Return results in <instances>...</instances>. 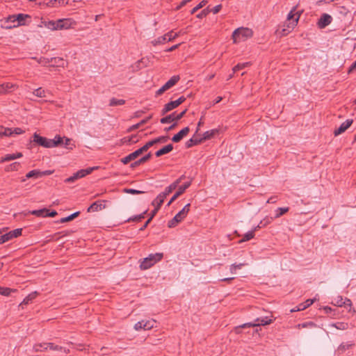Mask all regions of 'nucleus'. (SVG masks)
Listing matches in <instances>:
<instances>
[{"label":"nucleus","instance_id":"obj_62","mask_svg":"<svg viewBox=\"0 0 356 356\" xmlns=\"http://www.w3.org/2000/svg\"><path fill=\"white\" fill-rule=\"evenodd\" d=\"M345 304H346V302L343 301V299L342 298V297H341V296L338 297V300L337 301V305L339 307H341Z\"/></svg>","mask_w":356,"mask_h":356},{"label":"nucleus","instance_id":"obj_57","mask_svg":"<svg viewBox=\"0 0 356 356\" xmlns=\"http://www.w3.org/2000/svg\"><path fill=\"white\" fill-rule=\"evenodd\" d=\"M22 229L18 228L11 231L13 238H17L22 234Z\"/></svg>","mask_w":356,"mask_h":356},{"label":"nucleus","instance_id":"obj_19","mask_svg":"<svg viewBox=\"0 0 356 356\" xmlns=\"http://www.w3.org/2000/svg\"><path fill=\"white\" fill-rule=\"evenodd\" d=\"M104 201H96L93 202L88 209V212H95L105 209L106 206L103 204Z\"/></svg>","mask_w":356,"mask_h":356},{"label":"nucleus","instance_id":"obj_4","mask_svg":"<svg viewBox=\"0 0 356 356\" xmlns=\"http://www.w3.org/2000/svg\"><path fill=\"white\" fill-rule=\"evenodd\" d=\"M163 257V253L150 254L140 262V268L142 270H147L153 266L156 263L160 261Z\"/></svg>","mask_w":356,"mask_h":356},{"label":"nucleus","instance_id":"obj_38","mask_svg":"<svg viewBox=\"0 0 356 356\" xmlns=\"http://www.w3.org/2000/svg\"><path fill=\"white\" fill-rule=\"evenodd\" d=\"M300 18V14H298V13H294L293 10H291L290 13L287 15V18L286 21L289 22H292V21L297 19V23L298 22Z\"/></svg>","mask_w":356,"mask_h":356},{"label":"nucleus","instance_id":"obj_42","mask_svg":"<svg viewBox=\"0 0 356 356\" xmlns=\"http://www.w3.org/2000/svg\"><path fill=\"white\" fill-rule=\"evenodd\" d=\"M20 167V163L19 162H14L8 165H7L5 170L8 172L9 171H17L19 170Z\"/></svg>","mask_w":356,"mask_h":356},{"label":"nucleus","instance_id":"obj_43","mask_svg":"<svg viewBox=\"0 0 356 356\" xmlns=\"http://www.w3.org/2000/svg\"><path fill=\"white\" fill-rule=\"evenodd\" d=\"M147 211H145L143 213L139 214V215H136V216H134L133 217H131L129 218H128L127 220V222H130V221H137V222H139V221H141L142 219H143L145 218V215L147 213Z\"/></svg>","mask_w":356,"mask_h":356},{"label":"nucleus","instance_id":"obj_50","mask_svg":"<svg viewBox=\"0 0 356 356\" xmlns=\"http://www.w3.org/2000/svg\"><path fill=\"white\" fill-rule=\"evenodd\" d=\"M316 325L313 322H305L302 323H300L297 325V327L300 328H312L315 327Z\"/></svg>","mask_w":356,"mask_h":356},{"label":"nucleus","instance_id":"obj_3","mask_svg":"<svg viewBox=\"0 0 356 356\" xmlns=\"http://www.w3.org/2000/svg\"><path fill=\"white\" fill-rule=\"evenodd\" d=\"M272 322L273 320L268 316L260 317L256 318L254 323H246L236 327L234 328V331L236 334H240L241 328L256 327L259 325H266L270 324Z\"/></svg>","mask_w":356,"mask_h":356},{"label":"nucleus","instance_id":"obj_64","mask_svg":"<svg viewBox=\"0 0 356 356\" xmlns=\"http://www.w3.org/2000/svg\"><path fill=\"white\" fill-rule=\"evenodd\" d=\"M356 70V60L350 65L348 72L350 74Z\"/></svg>","mask_w":356,"mask_h":356},{"label":"nucleus","instance_id":"obj_25","mask_svg":"<svg viewBox=\"0 0 356 356\" xmlns=\"http://www.w3.org/2000/svg\"><path fill=\"white\" fill-rule=\"evenodd\" d=\"M173 149V145L172 144H168L161 149H159L155 152V156L156 157H160L163 154H168Z\"/></svg>","mask_w":356,"mask_h":356},{"label":"nucleus","instance_id":"obj_33","mask_svg":"<svg viewBox=\"0 0 356 356\" xmlns=\"http://www.w3.org/2000/svg\"><path fill=\"white\" fill-rule=\"evenodd\" d=\"M49 209L46 208H43L38 210H33L30 211L29 213L38 216V217H45L46 212H48Z\"/></svg>","mask_w":356,"mask_h":356},{"label":"nucleus","instance_id":"obj_40","mask_svg":"<svg viewBox=\"0 0 356 356\" xmlns=\"http://www.w3.org/2000/svg\"><path fill=\"white\" fill-rule=\"evenodd\" d=\"M26 177L27 179H30V178H39V177H41V175H40V170H33L30 172H29L26 175Z\"/></svg>","mask_w":356,"mask_h":356},{"label":"nucleus","instance_id":"obj_27","mask_svg":"<svg viewBox=\"0 0 356 356\" xmlns=\"http://www.w3.org/2000/svg\"><path fill=\"white\" fill-rule=\"evenodd\" d=\"M152 115H150L149 116L147 117L145 119H143L140 122L136 124H134L132 126H131L128 129H127V132H131L132 131H134L137 129H138L139 127H140L142 125L145 124V123H147L151 118H152Z\"/></svg>","mask_w":356,"mask_h":356},{"label":"nucleus","instance_id":"obj_36","mask_svg":"<svg viewBox=\"0 0 356 356\" xmlns=\"http://www.w3.org/2000/svg\"><path fill=\"white\" fill-rule=\"evenodd\" d=\"M37 295L38 293L36 291L31 293L24 299L21 305L29 304L33 299L36 298Z\"/></svg>","mask_w":356,"mask_h":356},{"label":"nucleus","instance_id":"obj_45","mask_svg":"<svg viewBox=\"0 0 356 356\" xmlns=\"http://www.w3.org/2000/svg\"><path fill=\"white\" fill-rule=\"evenodd\" d=\"M245 264L240 263V264H233L229 266L230 273L232 274H235L236 273V270L241 269L243 266H244Z\"/></svg>","mask_w":356,"mask_h":356},{"label":"nucleus","instance_id":"obj_17","mask_svg":"<svg viewBox=\"0 0 356 356\" xmlns=\"http://www.w3.org/2000/svg\"><path fill=\"white\" fill-rule=\"evenodd\" d=\"M190 131L189 127H186L182 129L180 131H179L177 134H175L172 138V140L174 143H179L181 141L185 136L188 135Z\"/></svg>","mask_w":356,"mask_h":356},{"label":"nucleus","instance_id":"obj_18","mask_svg":"<svg viewBox=\"0 0 356 356\" xmlns=\"http://www.w3.org/2000/svg\"><path fill=\"white\" fill-rule=\"evenodd\" d=\"M184 178V176L180 177L179 179H177L176 181H175L173 183H172L170 186L165 188V191L161 194L165 195V197H167L170 193H171L175 189L177 188V187L180 184L181 179Z\"/></svg>","mask_w":356,"mask_h":356},{"label":"nucleus","instance_id":"obj_15","mask_svg":"<svg viewBox=\"0 0 356 356\" xmlns=\"http://www.w3.org/2000/svg\"><path fill=\"white\" fill-rule=\"evenodd\" d=\"M31 19V16L26 14H18L15 15H12L9 17V19L13 22L15 21L17 22V26L24 25L26 24V19Z\"/></svg>","mask_w":356,"mask_h":356},{"label":"nucleus","instance_id":"obj_56","mask_svg":"<svg viewBox=\"0 0 356 356\" xmlns=\"http://www.w3.org/2000/svg\"><path fill=\"white\" fill-rule=\"evenodd\" d=\"M124 192L127 193H129V194H133V195H138V194H142V193H145L144 191H138V190H136V189H133V188H124Z\"/></svg>","mask_w":356,"mask_h":356},{"label":"nucleus","instance_id":"obj_51","mask_svg":"<svg viewBox=\"0 0 356 356\" xmlns=\"http://www.w3.org/2000/svg\"><path fill=\"white\" fill-rule=\"evenodd\" d=\"M289 207H280L276 210V214L275 218H279L281 216L284 215L289 211Z\"/></svg>","mask_w":356,"mask_h":356},{"label":"nucleus","instance_id":"obj_41","mask_svg":"<svg viewBox=\"0 0 356 356\" xmlns=\"http://www.w3.org/2000/svg\"><path fill=\"white\" fill-rule=\"evenodd\" d=\"M254 236V230H251V231L247 232L244 235L243 238L238 241V243H241L243 242L248 241L253 238Z\"/></svg>","mask_w":356,"mask_h":356},{"label":"nucleus","instance_id":"obj_9","mask_svg":"<svg viewBox=\"0 0 356 356\" xmlns=\"http://www.w3.org/2000/svg\"><path fill=\"white\" fill-rule=\"evenodd\" d=\"M97 167H92L88 168L87 169H82L79 171H77L76 173H74L72 176L67 178L65 180V183H73L78 179L84 177L85 176L90 174L95 169H97Z\"/></svg>","mask_w":356,"mask_h":356},{"label":"nucleus","instance_id":"obj_16","mask_svg":"<svg viewBox=\"0 0 356 356\" xmlns=\"http://www.w3.org/2000/svg\"><path fill=\"white\" fill-rule=\"evenodd\" d=\"M353 120L348 119L343 122L338 129H336L334 131L335 136H339L345 132L353 124Z\"/></svg>","mask_w":356,"mask_h":356},{"label":"nucleus","instance_id":"obj_8","mask_svg":"<svg viewBox=\"0 0 356 356\" xmlns=\"http://www.w3.org/2000/svg\"><path fill=\"white\" fill-rule=\"evenodd\" d=\"M180 34H181V32L175 33L173 34V31H171L167 33L166 34H165L164 35L160 36V37L157 38L156 39L152 40L151 42V43L154 46H156V45L160 44H164L167 41L170 42V41L174 40L175 38L179 37L180 35Z\"/></svg>","mask_w":356,"mask_h":356},{"label":"nucleus","instance_id":"obj_11","mask_svg":"<svg viewBox=\"0 0 356 356\" xmlns=\"http://www.w3.org/2000/svg\"><path fill=\"white\" fill-rule=\"evenodd\" d=\"M186 100V98L184 96L180 97L179 99H177L175 101H171L166 104L163 108L161 110V115H164L169 111H172V109L178 107L180 104H181L184 101Z\"/></svg>","mask_w":356,"mask_h":356},{"label":"nucleus","instance_id":"obj_32","mask_svg":"<svg viewBox=\"0 0 356 356\" xmlns=\"http://www.w3.org/2000/svg\"><path fill=\"white\" fill-rule=\"evenodd\" d=\"M202 139L201 138H191V139H189L188 140L186 141L185 145H186V148H190L194 145H199L200 143H202Z\"/></svg>","mask_w":356,"mask_h":356},{"label":"nucleus","instance_id":"obj_52","mask_svg":"<svg viewBox=\"0 0 356 356\" xmlns=\"http://www.w3.org/2000/svg\"><path fill=\"white\" fill-rule=\"evenodd\" d=\"M207 0H203L198 5H197L195 7H194L191 11V14H194L198 10H200V8H202L203 6H204L207 3Z\"/></svg>","mask_w":356,"mask_h":356},{"label":"nucleus","instance_id":"obj_22","mask_svg":"<svg viewBox=\"0 0 356 356\" xmlns=\"http://www.w3.org/2000/svg\"><path fill=\"white\" fill-rule=\"evenodd\" d=\"M165 199V195L159 193L157 197L152 201V204L155 207L154 209H157V211L159 210Z\"/></svg>","mask_w":356,"mask_h":356},{"label":"nucleus","instance_id":"obj_23","mask_svg":"<svg viewBox=\"0 0 356 356\" xmlns=\"http://www.w3.org/2000/svg\"><path fill=\"white\" fill-rule=\"evenodd\" d=\"M152 157V154L151 152H149L148 154H147L146 155H145L144 156H143L142 158H140V159H138V161H134V163H132L130 165V167L131 168H135L136 167L147 162V161H149Z\"/></svg>","mask_w":356,"mask_h":356},{"label":"nucleus","instance_id":"obj_61","mask_svg":"<svg viewBox=\"0 0 356 356\" xmlns=\"http://www.w3.org/2000/svg\"><path fill=\"white\" fill-rule=\"evenodd\" d=\"M54 173V170H44V171H40L41 177L43 176L50 175Z\"/></svg>","mask_w":356,"mask_h":356},{"label":"nucleus","instance_id":"obj_10","mask_svg":"<svg viewBox=\"0 0 356 356\" xmlns=\"http://www.w3.org/2000/svg\"><path fill=\"white\" fill-rule=\"evenodd\" d=\"M296 25L297 19L292 21V22L285 21L282 25V28L277 29L276 33L281 37L285 36L291 33Z\"/></svg>","mask_w":356,"mask_h":356},{"label":"nucleus","instance_id":"obj_13","mask_svg":"<svg viewBox=\"0 0 356 356\" xmlns=\"http://www.w3.org/2000/svg\"><path fill=\"white\" fill-rule=\"evenodd\" d=\"M332 17L327 13H323L317 22V26L319 29H324L331 24Z\"/></svg>","mask_w":356,"mask_h":356},{"label":"nucleus","instance_id":"obj_24","mask_svg":"<svg viewBox=\"0 0 356 356\" xmlns=\"http://www.w3.org/2000/svg\"><path fill=\"white\" fill-rule=\"evenodd\" d=\"M22 154L21 152H17L13 154H6L3 157L1 158V162H6L15 160L16 159H19L22 157Z\"/></svg>","mask_w":356,"mask_h":356},{"label":"nucleus","instance_id":"obj_46","mask_svg":"<svg viewBox=\"0 0 356 356\" xmlns=\"http://www.w3.org/2000/svg\"><path fill=\"white\" fill-rule=\"evenodd\" d=\"M353 343H341L337 348V351L339 354L343 353L347 349L352 347Z\"/></svg>","mask_w":356,"mask_h":356},{"label":"nucleus","instance_id":"obj_34","mask_svg":"<svg viewBox=\"0 0 356 356\" xmlns=\"http://www.w3.org/2000/svg\"><path fill=\"white\" fill-rule=\"evenodd\" d=\"M168 136H160L147 142L150 147L158 143H165L168 140Z\"/></svg>","mask_w":356,"mask_h":356},{"label":"nucleus","instance_id":"obj_55","mask_svg":"<svg viewBox=\"0 0 356 356\" xmlns=\"http://www.w3.org/2000/svg\"><path fill=\"white\" fill-rule=\"evenodd\" d=\"M47 344H48V343L35 344L33 346V348L36 352L42 351L43 350H47V348H46V345H47Z\"/></svg>","mask_w":356,"mask_h":356},{"label":"nucleus","instance_id":"obj_6","mask_svg":"<svg viewBox=\"0 0 356 356\" xmlns=\"http://www.w3.org/2000/svg\"><path fill=\"white\" fill-rule=\"evenodd\" d=\"M190 206L191 204L189 203L186 204L184 207V208L179 212H178L172 219H171L168 222V227L169 228L175 227L177 225L179 222H180L183 219H184L190 210Z\"/></svg>","mask_w":356,"mask_h":356},{"label":"nucleus","instance_id":"obj_14","mask_svg":"<svg viewBox=\"0 0 356 356\" xmlns=\"http://www.w3.org/2000/svg\"><path fill=\"white\" fill-rule=\"evenodd\" d=\"M191 182L188 181L180 186L178 188L177 191L173 195L170 201L168 202L167 206H170L178 197H179L181 194H183L185 191L191 186Z\"/></svg>","mask_w":356,"mask_h":356},{"label":"nucleus","instance_id":"obj_58","mask_svg":"<svg viewBox=\"0 0 356 356\" xmlns=\"http://www.w3.org/2000/svg\"><path fill=\"white\" fill-rule=\"evenodd\" d=\"M144 325H145V323H143V320H142L135 324L134 328L136 330H140L141 329H143Z\"/></svg>","mask_w":356,"mask_h":356},{"label":"nucleus","instance_id":"obj_28","mask_svg":"<svg viewBox=\"0 0 356 356\" xmlns=\"http://www.w3.org/2000/svg\"><path fill=\"white\" fill-rule=\"evenodd\" d=\"M218 133V130L216 129L207 131L203 134V136L201 138L202 141L209 140L213 138L216 134Z\"/></svg>","mask_w":356,"mask_h":356},{"label":"nucleus","instance_id":"obj_31","mask_svg":"<svg viewBox=\"0 0 356 356\" xmlns=\"http://www.w3.org/2000/svg\"><path fill=\"white\" fill-rule=\"evenodd\" d=\"M63 138V142L60 145H63L64 147L67 149L72 150L75 147L74 143H73L71 138L67 137H62Z\"/></svg>","mask_w":356,"mask_h":356},{"label":"nucleus","instance_id":"obj_60","mask_svg":"<svg viewBox=\"0 0 356 356\" xmlns=\"http://www.w3.org/2000/svg\"><path fill=\"white\" fill-rule=\"evenodd\" d=\"M222 8V5L219 4L213 7V8L211 10L213 14H217L220 9Z\"/></svg>","mask_w":356,"mask_h":356},{"label":"nucleus","instance_id":"obj_49","mask_svg":"<svg viewBox=\"0 0 356 356\" xmlns=\"http://www.w3.org/2000/svg\"><path fill=\"white\" fill-rule=\"evenodd\" d=\"M143 323H145V325L143 326V330H148L154 327V324L156 323V321L154 320H149V321H144Z\"/></svg>","mask_w":356,"mask_h":356},{"label":"nucleus","instance_id":"obj_53","mask_svg":"<svg viewBox=\"0 0 356 356\" xmlns=\"http://www.w3.org/2000/svg\"><path fill=\"white\" fill-rule=\"evenodd\" d=\"M12 291H14L10 288L0 286V294L3 296H9Z\"/></svg>","mask_w":356,"mask_h":356},{"label":"nucleus","instance_id":"obj_2","mask_svg":"<svg viewBox=\"0 0 356 356\" xmlns=\"http://www.w3.org/2000/svg\"><path fill=\"white\" fill-rule=\"evenodd\" d=\"M75 25L76 22L70 18L60 19L56 21H49L45 24L46 27L52 31L68 29L74 27Z\"/></svg>","mask_w":356,"mask_h":356},{"label":"nucleus","instance_id":"obj_12","mask_svg":"<svg viewBox=\"0 0 356 356\" xmlns=\"http://www.w3.org/2000/svg\"><path fill=\"white\" fill-rule=\"evenodd\" d=\"M187 112V109H185L184 111H183L182 112H181L180 113L176 115L175 113H172L163 118H161L160 120V122L161 124H167V123H170L173 121H178L179 120H181L184 116V115L186 114V113Z\"/></svg>","mask_w":356,"mask_h":356},{"label":"nucleus","instance_id":"obj_5","mask_svg":"<svg viewBox=\"0 0 356 356\" xmlns=\"http://www.w3.org/2000/svg\"><path fill=\"white\" fill-rule=\"evenodd\" d=\"M253 32L248 28H238L236 29L232 33V39L234 43L238 42L241 40H246L251 38Z\"/></svg>","mask_w":356,"mask_h":356},{"label":"nucleus","instance_id":"obj_30","mask_svg":"<svg viewBox=\"0 0 356 356\" xmlns=\"http://www.w3.org/2000/svg\"><path fill=\"white\" fill-rule=\"evenodd\" d=\"M15 88V85L10 83L0 84V94H4L11 91Z\"/></svg>","mask_w":356,"mask_h":356},{"label":"nucleus","instance_id":"obj_35","mask_svg":"<svg viewBox=\"0 0 356 356\" xmlns=\"http://www.w3.org/2000/svg\"><path fill=\"white\" fill-rule=\"evenodd\" d=\"M79 213H80L79 211L74 212V213H72L67 217L60 218V220L58 221V222L64 223V222L71 221L73 219H74L76 217H77L79 215Z\"/></svg>","mask_w":356,"mask_h":356},{"label":"nucleus","instance_id":"obj_39","mask_svg":"<svg viewBox=\"0 0 356 356\" xmlns=\"http://www.w3.org/2000/svg\"><path fill=\"white\" fill-rule=\"evenodd\" d=\"M13 238H13L12 232L10 231V232H9L5 234H3L2 236H0V244H3Z\"/></svg>","mask_w":356,"mask_h":356},{"label":"nucleus","instance_id":"obj_29","mask_svg":"<svg viewBox=\"0 0 356 356\" xmlns=\"http://www.w3.org/2000/svg\"><path fill=\"white\" fill-rule=\"evenodd\" d=\"M329 326L340 330H345L349 327L348 323L346 322L333 323L330 324Z\"/></svg>","mask_w":356,"mask_h":356},{"label":"nucleus","instance_id":"obj_20","mask_svg":"<svg viewBox=\"0 0 356 356\" xmlns=\"http://www.w3.org/2000/svg\"><path fill=\"white\" fill-rule=\"evenodd\" d=\"M138 140L139 139L138 138L137 135H131L130 136L124 137L120 139L118 144L120 145H122L124 144H135Z\"/></svg>","mask_w":356,"mask_h":356},{"label":"nucleus","instance_id":"obj_21","mask_svg":"<svg viewBox=\"0 0 356 356\" xmlns=\"http://www.w3.org/2000/svg\"><path fill=\"white\" fill-rule=\"evenodd\" d=\"M180 76L179 75L172 76L163 86L164 90H168L173 87L179 81Z\"/></svg>","mask_w":356,"mask_h":356},{"label":"nucleus","instance_id":"obj_26","mask_svg":"<svg viewBox=\"0 0 356 356\" xmlns=\"http://www.w3.org/2000/svg\"><path fill=\"white\" fill-rule=\"evenodd\" d=\"M46 348L52 350L63 351L65 354H68L70 353L69 349H67L60 346L56 345L53 343H48V344L46 345Z\"/></svg>","mask_w":356,"mask_h":356},{"label":"nucleus","instance_id":"obj_54","mask_svg":"<svg viewBox=\"0 0 356 356\" xmlns=\"http://www.w3.org/2000/svg\"><path fill=\"white\" fill-rule=\"evenodd\" d=\"M45 93H46L45 90L41 88H39L33 91V95L38 97H46Z\"/></svg>","mask_w":356,"mask_h":356},{"label":"nucleus","instance_id":"obj_63","mask_svg":"<svg viewBox=\"0 0 356 356\" xmlns=\"http://www.w3.org/2000/svg\"><path fill=\"white\" fill-rule=\"evenodd\" d=\"M208 10L207 9H204L200 13H199L197 15V18H202L204 17H205L207 13H208Z\"/></svg>","mask_w":356,"mask_h":356},{"label":"nucleus","instance_id":"obj_47","mask_svg":"<svg viewBox=\"0 0 356 356\" xmlns=\"http://www.w3.org/2000/svg\"><path fill=\"white\" fill-rule=\"evenodd\" d=\"M125 101L124 99H118L116 98H111L110 99L109 106H116L124 104Z\"/></svg>","mask_w":356,"mask_h":356},{"label":"nucleus","instance_id":"obj_37","mask_svg":"<svg viewBox=\"0 0 356 356\" xmlns=\"http://www.w3.org/2000/svg\"><path fill=\"white\" fill-rule=\"evenodd\" d=\"M157 213V209H154L153 211H152L150 216L149 218H147V220L145 222V224L140 228V231H143L149 224V222L152 221L154 216Z\"/></svg>","mask_w":356,"mask_h":356},{"label":"nucleus","instance_id":"obj_1","mask_svg":"<svg viewBox=\"0 0 356 356\" xmlns=\"http://www.w3.org/2000/svg\"><path fill=\"white\" fill-rule=\"evenodd\" d=\"M31 142L45 148H51L60 145L63 138L60 135H56L53 139H49L35 133Z\"/></svg>","mask_w":356,"mask_h":356},{"label":"nucleus","instance_id":"obj_59","mask_svg":"<svg viewBox=\"0 0 356 356\" xmlns=\"http://www.w3.org/2000/svg\"><path fill=\"white\" fill-rule=\"evenodd\" d=\"M12 132H13V135H19V134H22L24 132V130H22L21 128H14L13 129H12Z\"/></svg>","mask_w":356,"mask_h":356},{"label":"nucleus","instance_id":"obj_48","mask_svg":"<svg viewBox=\"0 0 356 356\" xmlns=\"http://www.w3.org/2000/svg\"><path fill=\"white\" fill-rule=\"evenodd\" d=\"M250 65V63H249V62L237 64L232 69L233 74L236 72H238V71H239V70H243V69L248 67Z\"/></svg>","mask_w":356,"mask_h":356},{"label":"nucleus","instance_id":"obj_7","mask_svg":"<svg viewBox=\"0 0 356 356\" xmlns=\"http://www.w3.org/2000/svg\"><path fill=\"white\" fill-rule=\"evenodd\" d=\"M149 148H150V145H149L148 143H147L145 145H144L140 148H139L137 150L134 151V152L129 154L127 156L122 158L121 159V162L123 164H127L130 161L135 160L137 157H138L143 152L147 151Z\"/></svg>","mask_w":356,"mask_h":356},{"label":"nucleus","instance_id":"obj_44","mask_svg":"<svg viewBox=\"0 0 356 356\" xmlns=\"http://www.w3.org/2000/svg\"><path fill=\"white\" fill-rule=\"evenodd\" d=\"M0 136H12L13 132L12 129L10 128H5V127H0Z\"/></svg>","mask_w":356,"mask_h":356}]
</instances>
